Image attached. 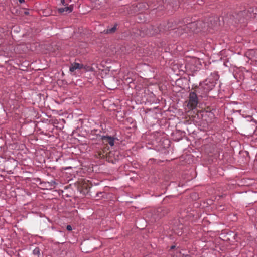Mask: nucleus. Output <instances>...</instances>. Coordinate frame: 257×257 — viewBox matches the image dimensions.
I'll return each instance as SVG.
<instances>
[{"instance_id": "1", "label": "nucleus", "mask_w": 257, "mask_h": 257, "mask_svg": "<svg viewBox=\"0 0 257 257\" xmlns=\"http://www.w3.org/2000/svg\"><path fill=\"white\" fill-rule=\"evenodd\" d=\"M219 79L218 72L214 71L202 82L196 88V92L198 96L203 97L207 96L209 92L212 90L215 87Z\"/></svg>"}, {"instance_id": "2", "label": "nucleus", "mask_w": 257, "mask_h": 257, "mask_svg": "<svg viewBox=\"0 0 257 257\" xmlns=\"http://www.w3.org/2000/svg\"><path fill=\"white\" fill-rule=\"evenodd\" d=\"M197 27V24L196 22H191L184 25L179 28H177L175 30V32L179 35L186 33H192L196 31Z\"/></svg>"}, {"instance_id": "3", "label": "nucleus", "mask_w": 257, "mask_h": 257, "mask_svg": "<svg viewBox=\"0 0 257 257\" xmlns=\"http://www.w3.org/2000/svg\"><path fill=\"white\" fill-rule=\"evenodd\" d=\"M197 95H198V94L196 92V89L195 91L191 92L190 93L188 103L187 104V106L189 109L193 110L196 107L198 103Z\"/></svg>"}, {"instance_id": "4", "label": "nucleus", "mask_w": 257, "mask_h": 257, "mask_svg": "<svg viewBox=\"0 0 257 257\" xmlns=\"http://www.w3.org/2000/svg\"><path fill=\"white\" fill-rule=\"evenodd\" d=\"M99 137L104 143L108 144L111 146L114 145V141L116 139V138L108 135H99Z\"/></svg>"}, {"instance_id": "5", "label": "nucleus", "mask_w": 257, "mask_h": 257, "mask_svg": "<svg viewBox=\"0 0 257 257\" xmlns=\"http://www.w3.org/2000/svg\"><path fill=\"white\" fill-rule=\"evenodd\" d=\"M64 7L58 8V12L60 14H67L72 12L73 10V5L64 6Z\"/></svg>"}, {"instance_id": "6", "label": "nucleus", "mask_w": 257, "mask_h": 257, "mask_svg": "<svg viewBox=\"0 0 257 257\" xmlns=\"http://www.w3.org/2000/svg\"><path fill=\"white\" fill-rule=\"evenodd\" d=\"M84 67L82 64L74 62L69 67V71L71 73L76 72V70L82 69Z\"/></svg>"}, {"instance_id": "7", "label": "nucleus", "mask_w": 257, "mask_h": 257, "mask_svg": "<svg viewBox=\"0 0 257 257\" xmlns=\"http://www.w3.org/2000/svg\"><path fill=\"white\" fill-rule=\"evenodd\" d=\"M249 59L257 61V49L251 50L248 53Z\"/></svg>"}, {"instance_id": "8", "label": "nucleus", "mask_w": 257, "mask_h": 257, "mask_svg": "<svg viewBox=\"0 0 257 257\" xmlns=\"http://www.w3.org/2000/svg\"><path fill=\"white\" fill-rule=\"evenodd\" d=\"M117 24H115L113 27L111 28L108 27L106 29L104 30V33L105 34H111L114 33L117 29Z\"/></svg>"}, {"instance_id": "9", "label": "nucleus", "mask_w": 257, "mask_h": 257, "mask_svg": "<svg viewBox=\"0 0 257 257\" xmlns=\"http://www.w3.org/2000/svg\"><path fill=\"white\" fill-rule=\"evenodd\" d=\"M40 249L39 247H36L33 251V254L34 255L37 257H39L40 254Z\"/></svg>"}, {"instance_id": "10", "label": "nucleus", "mask_w": 257, "mask_h": 257, "mask_svg": "<svg viewBox=\"0 0 257 257\" xmlns=\"http://www.w3.org/2000/svg\"><path fill=\"white\" fill-rule=\"evenodd\" d=\"M71 2V0H60L61 4L63 6H69V3Z\"/></svg>"}, {"instance_id": "11", "label": "nucleus", "mask_w": 257, "mask_h": 257, "mask_svg": "<svg viewBox=\"0 0 257 257\" xmlns=\"http://www.w3.org/2000/svg\"><path fill=\"white\" fill-rule=\"evenodd\" d=\"M82 69H84L86 71L92 72V71H94V69L93 67H92L91 66H87V65H84V67Z\"/></svg>"}, {"instance_id": "12", "label": "nucleus", "mask_w": 257, "mask_h": 257, "mask_svg": "<svg viewBox=\"0 0 257 257\" xmlns=\"http://www.w3.org/2000/svg\"><path fill=\"white\" fill-rule=\"evenodd\" d=\"M66 229L68 231H71L72 230V227L70 225H68L66 226Z\"/></svg>"}, {"instance_id": "13", "label": "nucleus", "mask_w": 257, "mask_h": 257, "mask_svg": "<svg viewBox=\"0 0 257 257\" xmlns=\"http://www.w3.org/2000/svg\"><path fill=\"white\" fill-rule=\"evenodd\" d=\"M242 22V19L241 18H240V19H235V23H237L238 22Z\"/></svg>"}, {"instance_id": "14", "label": "nucleus", "mask_w": 257, "mask_h": 257, "mask_svg": "<svg viewBox=\"0 0 257 257\" xmlns=\"http://www.w3.org/2000/svg\"><path fill=\"white\" fill-rule=\"evenodd\" d=\"M50 184V186H54V185L56 184V183L55 181H52L50 183H49Z\"/></svg>"}, {"instance_id": "15", "label": "nucleus", "mask_w": 257, "mask_h": 257, "mask_svg": "<svg viewBox=\"0 0 257 257\" xmlns=\"http://www.w3.org/2000/svg\"><path fill=\"white\" fill-rule=\"evenodd\" d=\"M2 141L0 139V152H1V150H2V145H3V143H2Z\"/></svg>"}, {"instance_id": "16", "label": "nucleus", "mask_w": 257, "mask_h": 257, "mask_svg": "<svg viewBox=\"0 0 257 257\" xmlns=\"http://www.w3.org/2000/svg\"><path fill=\"white\" fill-rule=\"evenodd\" d=\"M163 210V208H160L157 209V212H160L162 211Z\"/></svg>"}, {"instance_id": "17", "label": "nucleus", "mask_w": 257, "mask_h": 257, "mask_svg": "<svg viewBox=\"0 0 257 257\" xmlns=\"http://www.w3.org/2000/svg\"><path fill=\"white\" fill-rule=\"evenodd\" d=\"M243 13H244L243 12H241H241H240L237 14V15H238V16H241V15H243Z\"/></svg>"}, {"instance_id": "18", "label": "nucleus", "mask_w": 257, "mask_h": 257, "mask_svg": "<svg viewBox=\"0 0 257 257\" xmlns=\"http://www.w3.org/2000/svg\"><path fill=\"white\" fill-rule=\"evenodd\" d=\"M19 3L22 4L25 2V0H18Z\"/></svg>"}, {"instance_id": "19", "label": "nucleus", "mask_w": 257, "mask_h": 257, "mask_svg": "<svg viewBox=\"0 0 257 257\" xmlns=\"http://www.w3.org/2000/svg\"><path fill=\"white\" fill-rule=\"evenodd\" d=\"M102 194V192H98L97 194H96V196L98 197L99 195L100 194Z\"/></svg>"}, {"instance_id": "20", "label": "nucleus", "mask_w": 257, "mask_h": 257, "mask_svg": "<svg viewBox=\"0 0 257 257\" xmlns=\"http://www.w3.org/2000/svg\"><path fill=\"white\" fill-rule=\"evenodd\" d=\"M175 246L173 245V246H171L170 249H173L175 248Z\"/></svg>"}, {"instance_id": "21", "label": "nucleus", "mask_w": 257, "mask_h": 257, "mask_svg": "<svg viewBox=\"0 0 257 257\" xmlns=\"http://www.w3.org/2000/svg\"><path fill=\"white\" fill-rule=\"evenodd\" d=\"M164 215H165V214H164V213H163V214H160V215H159V217H162L163 216H164Z\"/></svg>"}, {"instance_id": "22", "label": "nucleus", "mask_w": 257, "mask_h": 257, "mask_svg": "<svg viewBox=\"0 0 257 257\" xmlns=\"http://www.w3.org/2000/svg\"><path fill=\"white\" fill-rule=\"evenodd\" d=\"M28 13H28V12H25V14H26V15L28 14Z\"/></svg>"}, {"instance_id": "23", "label": "nucleus", "mask_w": 257, "mask_h": 257, "mask_svg": "<svg viewBox=\"0 0 257 257\" xmlns=\"http://www.w3.org/2000/svg\"><path fill=\"white\" fill-rule=\"evenodd\" d=\"M100 157H101V153L99 154Z\"/></svg>"}, {"instance_id": "24", "label": "nucleus", "mask_w": 257, "mask_h": 257, "mask_svg": "<svg viewBox=\"0 0 257 257\" xmlns=\"http://www.w3.org/2000/svg\"><path fill=\"white\" fill-rule=\"evenodd\" d=\"M1 30H2V29L0 28V31H1Z\"/></svg>"}]
</instances>
